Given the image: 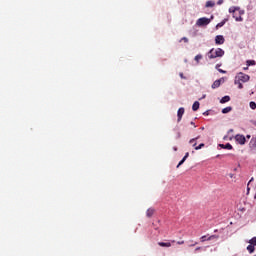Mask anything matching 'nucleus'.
<instances>
[{
    "label": "nucleus",
    "instance_id": "f257e3e1",
    "mask_svg": "<svg viewBox=\"0 0 256 256\" xmlns=\"http://www.w3.org/2000/svg\"><path fill=\"white\" fill-rule=\"evenodd\" d=\"M229 13H232V17L235 18V21H243L242 15H245V10H241L239 7H230Z\"/></svg>",
    "mask_w": 256,
    "mask_h": 256
},
{
    "label": "nucleus",
    "instance_id": "f03ea898",
    "mask_svg": "<svg viewBox=\"0 0 256 256\" xmlns=\"http://www.w3.org/2000/svg\"><path fill=\"white\" fill-rule=\"evenodd\" d=\"M207 55L208 59H217V57H223V55H225V51L221 48H212Z\"/></svg>",
    "mask_w": 256,
    "mask_h": 256
},
{
    "label": "nucleus",
    "instance_id": "7ed1b4c3",
    "mask_svg": "<svg viewBox=\"0 0 256 256\" xmlns=\"http://www.w3.org/2000/svg\"><path fill=\"white\" fill-rule=\"evenodd\" d=\"M251 79V77L243 72H240L236 75L235 80L239 81L240 83H247Z\"/></svg>",
    "mask_w": 256,
    "mask_h": 256
},
{
    "label": "nucleus",
    "instance_id": "20e7f679",
    "mask_svg": "<svg viewBox=\"0 0 256 256\" xmlns=\"http://www.w3.org/2000/svg\"><path fill=\"white\" fill-rule=\"evenodd\" d=\"M209 23H211V19L202 17L197 20L196 25L198 27H204L205 25H209Z\"/></svg>",
    "mask_w": 256,
    "mask_h": 256
},
{
    "label": "nucleus",
    "instance_id": "39448f33",
    "mask_svg": "<svg viewBox=\"0 0 256 256\" xmlns=\"http://www.w3.org/2000/svg\"><path fill=\"white\" fill-rule=\"evenodd\" d=\"M235 139L239 145H245V143H247V138H245V135L238 134L235 136Z\"/></svg>",
    "mask_w": 256,
    "mask_h": 256
},
{
    "label": "nucleus",
    "instance_id": "423d86ee",
    "mask_svg": "<svg viewBox=\"0 0 256 256\" xmlns=\"http://www.w3.org/2000/svg\"><path fill=\"white\" fill-rule=\"evenodd\" d=\"M215 43L216 45H223V43H225V37H223V35H217L215 37Z\"/></svg>",
    "mask_w": 256,
    "mask_h": 256
},
{
    "label": "nucleus",
    "instance_id": "0eeeda50",
    "mask_svg": "<svg viewBox=\"0 0 256 256\" xmlns=\"http://www.w3.org/2000/svg\"><path fill=\"white\" fill-rule=\"evenodd\" d=\"M183 115H185V108L181 107L177 111L178 123L183 119Z\"/></svg>",
    "mask_w": 256,
    "mask_h": 256
},
{
    "label": "nucleus",
    "instance_id": "6e6552de",
    "mask_svg": "<svg viewBox=\"0 0 256 256\" xmlns=\"http://www.w3.org/2000/svg\"><path fill=\"white\" fill-rule=\"evenodd\" d=\"M221 81H223V78H220V79L214 81L211 88L218 89V87H221Z\"/></svg>",
    "mask_w": 256,
    "mask_h": 256
},
{
    "label": "nucleus",
    "instance_id": "1a4fd4ad",
    "mask_svg": "<svg viewBox=\"0 0 256 256\" xmlns=\"http://www.w3.org/2000/svg\"><path fill=\"white\" fill-rule=\"evenodd\" d=\"M211 239H217V236L212 235V236H209L208 238H207V236H202V237L200 238V240H201L202 243H205V241H211Z\"/></svg>",
    "mask_w": 256,
    "mask_h": 256
},
{
    "label": "nucleus",
    "instance_id": "9d476101",
    "mask_svg": "<svg viewBox=\"0 0 256 256\" xmlns=\"http://www.w3.org/2000/svg\"><path fill=\"white\" fill-rule=\"evenodd\" d=\"M249 147L250 149H256V136L250 140Z\"/></svg>",
    "mask_w": 256,
    "mask_h": 256
},
{
    "label": "nucleus",
    "instance_id": "9b49d317",
    "mask_svg": "<svg viewBox=\"0 0 256 256\" xmlns=\"http://www.w3.org/2000/svg\"><path fill=\"white\" fill-rule=\"evenodd\" d=\"M154 214H155V209H153V208H149V209L146 211V217H148V218L153 217Z\"/></svg>",
    "mask_w": 256,
    "mask_h": 256
},
{
    "label": "nucleus",
    "instance_id": "f8f14e48",
    "mask_svg": "<svg viewBox=\"0 0 256 256\" xmlns=\"http://www.w3.org/2000/svg\"><path fill=\"white\" fill-rule=\"evenodd\" d=\"M221 149H228L229 151H231V149H233V146L230 143L227 144H220Z\"/></svg>",
    "mask_w": 256,
    "mask_h": 256
},
{
    "label": "nucleus",
    "instance_id": "ddd939ff",
    "mask_svg": "<svg viewBox=\"0 0 256 256\" xmlns=\"http://www.w3.org/2000/svg\"><path fill=\"white\" fill-rule=\"evenodd\" d=\"M231 111H233V107H231V106H228V107L222 109V113L224 115L227 114V113H231Z\"/></svg>",
    "mask_w": 256,
    "mask_h": 256
},
{
    "label": "nucleus",
    "instance_id": "4468645a",
    "mask_svg": "<svg viewBox=\"0 0 256 256\" xmlns=\"http://www.w3.org/2000/svg\"><path fill=\"white\" fill-rule=\"evenodd\" d=\"M229 101H231V97L229 96H224L222 97V99L220 100V103H229Z\"/></svg>",
    "mask_w": 256,
    "mask_h": 256
},
{
    "label": "nucleus",
    "instance_id": "2eb2a0df",
    "mask_svg": "<svg viewBox=\"0 0 256 256\" xmlns=\"http://www.w3.org/2000/svg\"><path fill=\"white\" fill-rule=\"evenodd\" d=\"M193 147H195V150H196V151H199V149H203V147H205V144L201 143V144H199V145L197 146V142H195V143L193 144Z\"/></svg>",
    "mask_w": 256,
    "mask_h": 256
},
{
    "label": "nucleus",
    "instance_id": "dca6fc26",
    "mask_svg": "<svg viewBox=\"0 0 256 256\" xmlns=\"http://www.w3.org/2000/svg\"><path fill=\"white\" fill-rule=\"evenodd\" d=\"M159 247H171V242H158Z\"/></svg>",
    "mask_w": 256,
    "mask_h": 256
},
{
    "label": "nucleus",
    "instance_id": "f3484780",
    "mask_svg": "<svg viewBox=\"0 0 256 256\" xmlns=\"http://www.w3.org/2000/svg\"><path fill=\"white\" fill-rule=\"evenodd\" d=\"M199 101H195L192 105V110L199 111Z\"/></svg>",
    "mask_w": 256,
    "mask_h": 256
},
{
    "label": "nucleus",
    "instance_id": "a211bd4d",
    "mask_svg": "<svg viewBox=\"0 0 256 256\" xmlns=\"http://www.w3.org/2000/svg\"><path fill=\"white\" fill-rule=\"evenodd\" d=\"M247 251L249 252V253H255V246H253V245H248L247 246Z\"/></svg>",
    "mask_w": 256,
    "mask_h": 256
},
{
    "label": "nucleus",
    "instance_id": "6ab92c4d",
    "mask_svg": "<svg viewBox=\"0 0 256 256\" xmlns=\"http://www.w3.org/2000/svg\"><path fill=\"white\" fill-rule=\"evenodd\" d=\"M234 84L238 85V89H243V83L239 82V80H234Z\"/></svg>",
    "mask_w": 256,
    "mask_h": 256
},
{
    "label": "nucleus",
    "instance_id": "aec40b11",
    "mask_svg": "<svg viewBox=\"0 0 256 256\" xmlns=\"http://www.w3.org/2000/svg\"><path fill=\"white\" fill-rule=\"evenodd\" d=\"M205 7H215V2L207 1Z\"/></svg>",
    "mask_w": 256,
    "mask_h": 256
},
{
    "label": "nucleus",
    "instance_id": "412c9836",
    "mask_svg": "<svg viewBox=\"0 0 256 256\" xmlns=\"http://www.w3.org/2000/svg\"><path fill=\"white\" fill-rule=\"evenodd\" d=\"M246 64H247V67H251V65H255L256 62H255V60H247Z\"/></svg>",
    "mask_w": 256,
    "mask_h": 256
},
{
    "label": "nucleus",
    "instance_id": "4be33fe9",
    "mask_svg": "<svg viewBox=\"0 0 256 256\" xmlns=\"http://www.w3.org/2000/svg\"><path fill=\"white\" fill-rule=\"evenodd\" d=\"M250 245L256 247V237H253L252 239L249 240Z\"/></svg>",
    "mask_w": 256,
    "mask_h": 256
},
{
    "label": "nucleus",
    "instance_id": "5701e85b",
    "mask_svg": "<svg viewBox=\"0 0 256 256\" xmlns=\"http://www.w3.org/2000/svg\"><path fill=\"white\" fill-rule=\"evenodd\" d=\"M201 59H203V55L198 54L195 56V61H197V63H199V61H201Z\"/></svg>",
    "mask_w": 256,
    "mask_h": 256
},
{
    "label": "nucleus",
    "instance_id": "b1692460",
    "mask_svg": "<svg viewBox=\"0 0 256 256\" xmlns=\"http://www.w3.org/2000/svg\"><path fill=\"white\" fill-rule=\"evenodd\" d=\"M251 183H253V178L250 179V181L248 182V187H247V191L249 193V191H251Z\"/></svg>",
    "mask_w": 256,
    "mask_h": 256
},
{
    "label": "nucleus",
    "instance_id": "393cba45",
    "mask_svg": "<svg viewBox=\"0 0 256 256\" xmlns=\"http://www.w3.org/2000/svg\"><path fill=\"white\" fill-rule=\"evenodd\" d=\"M185 158H182V160L178 163V165L176 166L177 169H179V167H181V165H183V163H185Z\"/></svg>",
    "mask_w": 256,
    "mask_h": 256
},
{
    "label": "nucleus",
    "instance_id": "a878e982",
    "mask_svg": "<svg viewBox=\"0 0 256 256\" xmlns=\"http://www.w3.org/2000/svg\"><path fill=\"white\" fill-rule=\"evenodd\" d=\"M250 108H252L253 110L256 109V103L254 101L250 102Z\"/></svg>",
    "mask_w": 256,
    "mask_h": 256
},
{
    "label": "nucleus",
    "instance_id": "bb28decb",
    "mask_svg": "<svg viewBox=\"0 0 256 256\" xmlns=\"http://www.w3.org/2000/svg\"><path fill=\"white\" fill-rule=\"evenodd\" d=\"M223 25H225V21H222V22L218 23L216 25V27H217V29H219V27H223Z\"/></svg>",
    "mask_w": 256,
    "mask_h": 256
},
{
    "label": "nucleus",
    "instance_id": "cd10ccee",
    "mask_svg": "<svg viewBox=\"0 0 256 256\" xmlns=\"http://www.w3.org/2000/svg\"><path fill=\"white\" fill-rule=\"evenodd\" d=\"M181 41H184V43H189V38L183 37V38H181L180 42Z\"/></svg>",
    "mask_w": 256,
    "mask_h": 256
},
{
    "label": "nucleus",
    "instance_id": "c85d7f7f",
    "mask_svg": "<svg viewBox=\"0 0 256 256\" xmlns=\"http://www.w3.org/2000/svg\"><path fill=\"white\" fill-rule=\"evenodd\" d=\"M197 139H199V136H198V137H196V138H192V139H190L189 143H190V144H193V143H194V141H197Z\"/></svg>",
    "mask_w": 256,
    "mask_h": 256
},
{
    "label": "nucleus",
    "instance_id": "c756f323",
    "mask_svg": "<svg viewBox=\"0 0 256 256\" xmlns=\"http://www.w3.org/2000/svg\"><path fill=\"white\" fill-rule=\"evenodd\" d=\"M188 158H189V152H187V153L185 154V156L183 157V159H185V160L187 161Z\"/></svg>",
    "mask_w": 256,
    "mask_h": 256
},
{
    "label": "nucleus",
    "instance_id": "7c9ffc66",
    "mask_svg": "<svg viewBox=\"0 0 256 256\" xmlns=\"http://www.w3.org/2000/svg\"><path fill=\"white\" fill-rule=\"evenodd\" d=\"M218 71H219V73H223V74L227 73V71H225L223 69H218Z\"/></svg>",
    "mask_w": 256,
    "mask_h": 256
},
{
    "label": "nucleus",
    "instance_id": "2f4dec72",
    "mask_svg": "<svg viewBox=\"0 0 256 256\" xmlns=\"http://www.w3.org/2000/svg\"><path fill=\"white\" fill-rule=\"evenodd\" d=\"M217 5H223V0H218Z\"/></svg>",
    "mask_w": 256,
    "mask_h": 256
},
{
    "label": "nucleus",
    "instance_id": "473e14b6",
    "mask_svg": "<svg viewBox=\"0 0 256 256\" xmlns=\"http://www.w3.org/2000/svg\"><path fill=\"white\" fill-rule=\"evenodd\" d=\"M185 243V241H178L177 245H183Z\"/></svg>",
    "mask_w": 256,
    "mask_h": 256
},
{
    "label": "nucleus",
    "instance_id": "72a5a7b5",
    "mask_svg": "<svg viewBox=\"0 0 256 256\" xmlns=\"http://www.w3.org/2000/svg\"><path fill=\"white\" fill-rule=\"evenodd\" d=\"M177 139H181V132L177 133Z\"/></svg>",
    "mask_w": 256,
    "mask_h": 256
},
{
    "label": "nucleus",
    "instance_id": "f704fd0d",
    "mask_svg": "<svg viewBox=\"0 0 256 256\" xmlns=\"http://www.w3.org/2000/svg\"><path fill=\"white\" fill-rule=\"evenodd\" d=\"M181 79H185V76H183V73H180Z\"/></svg>",
    "mask_w": 256,
    "mask_h": 256
},
{
    "label": "nucleus",
    "instance_id": "c9c22d12",
    "mask_svg": "<svg viewBox=\"0 0 256 256\" xmlns=\"http://www.w3.org/2000/svg\"><path fill=\"white\" fill-rule=\"evenodd\" d=\"M221 67V64L216 65V69H219Z\"/></svg>",
    "mask_w": 256,
    "mask_h": 256
},
{
    "label": "nucleus",
    "instance_id": "e433bc0d",
    "mask_svg": "<svg viewBox=\"0 0 256 256\" xmlns=\"http://www.w3.org/2000/svg\"><path fill=\"white\" fill-rule=\"evenodd\" d=\"M246 139H251V135H246Z\"/></svg>",
    "mask_w": 256,
    "mask_h": 256
},
{
    "label": "nucleus",
    "instance_id": "4c0bfd02",
    "mask_svg": "<svg viewBox=\"0 0 256 256\" xmlns=\"http://www.w3.org/2000/svg\"><path fill=\"white\" fill-rule=\"evenodd\" d=\"M195 245H197V242H195L194 244L190 245V247H195Z\"/></svg>",
    "mask_w": 256,
    "mask_h": 256
},
{
    "label": "nucleus",
    "instance_id": "58836bf2",
    "mask_svg": "<svg viewBox=\"0 0 256 256\" xmlns=\"http://www.w3.org/2000/svg\"><path fill=\"white\" fill-rule=\"evenodd\" d=\"M247 69H249V66L245 67V68H244V71H247Z\"/></svg>",
    "mask_w": 256,
    "mask_h": 256
},
{
    "label": "nucleus",
    "instance_id": "ea45409f",
    "mask_svg": "<svg viewBox=\"0 0 256 256\" xmlns=\"http://www.w3.org/2000/svg\"><path fill=\"white\" fill-rule=\"evenodd\" d=\"M200 249H201V247H197V248H196V251H199Z\"/></svg>",
    "mask_w": 256,
    "mask_h": 256
},
{
    "label": "nucleus",
    "instance_id": "a19ab883",
    "mask_svg": "<svg viewBox=\"0 0 256 256\" xmlns=\"http://www.w3.org/2000/svg\"><path fill=\"white\" fill-rule=\"evenodd\" d=\"M191 125H195V122H191Z\"/></svg>",
    "mask_w": 256,
    "mask_h": 256
},
{
    "label": "nucleus",
    "instance_id": "79ce46f5",
    "mask_svg": "<svg viewBox=\"0 0 256 256\" xmlns=\"http://www.w3.org/2000/svg\"><path fill=\"white\" fill-rule=\"evenodd\" d=\"M205 97H206V96L204 95V96L202 97V99H205Z\"/></svg>",
    "mask_w": 256,
    "mask_h": 256
},
{
    "label": "nucleus",
    "instance_id": "37998d69",
    "mask_svg": "<svg viewBox=\"0 0 256 256\" xmlns=\"http://www.w3.org/2000/svg\"><path fill=\"white\" fill-rule=\"evenodd\" d=\"M174 151H177V148H174Z\"/></svg>",
    "mask_w": 256,
    "mask_h": 256
}]
</instances>
